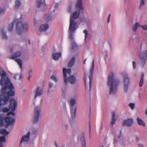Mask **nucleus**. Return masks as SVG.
<instances>
[{
    "label": "nucleus",
    "mask_w": 147,
    "mask_h": 147,
    "mask_svg": "<svg viewBox=\"0 0 147 147\" xmlns=\"http://www.w3.org/2000/svg\"><path fill=\"white\" fill-rule=\"evenodd\" d=\"M1 78L4 80L5 86H3L1 92V95H0V113L1 111V106L7 104L9 102L10 97L15 95L14 88L13 85L8 77L5 78L7 74L3 71L0 72Z\"/></svg>",
    "instance_id": "f257e3e1"
},
{
    "label": "nucleus",
    "mask_w": 147,
    "mask_h": 147,
    "mask_svg": "<svg viewBox=\"0 0 147 147\" xmlns=\"http://www.w3.org/2000/svg\"><path fill=\"white\" fill-rule=\"evenodd\" d=\"M17 106V103L16 100L13 98H11L10 100V105L9 108L7 107L3 109V113H7L10 110L12 111L9 112L7 114V117H6L4 120L7 125H12L15 122L14 116L15 114L14 113Z\"/></svg>",
    "instance_id": "f03ea898"
},
{
    "label": "nucleus",
    "mask_w": 147,
    "mask_h": 147,
    "mask_svg": "<svg viewBox=\"0 0 147 147\" xmlns=\"http://www.w3.org/2000/svg\"><path fill=\"white\" fill-rule=\"evenodd\" d=\"M80 13V10H77L73 13L72 16L71 15L70 17L69 31L70 34V38L71 40L73 39V33L78 28L77 23L75 21V19L78 17Z\"/></svg>",
    "instance_id": "7ed1b4c3"
},
{
    "label": "nucleus",
    "mask_w": 147,
    "mask_h": 147,
    "mask_svg": "<svg viewBox=\"0 0 147 147\" xmlns=\"http://www.w3.org/2000/svg\"><path fill=\"white\" fill-rule=\"evenodd\" d=\"M19 20L15 19L9 25L8 27V30L9 32L12 31L14 24L16 23V30L17 33L19 34H21L23 31H27L28 29L29 26L28 23L25 24L20 21Z\"/></svg>",
    "instance_id": "20e7f679"
},
{
    "label": "nucleus",
    "mask_w": 147,
    "mask_h": 147,
    "mask_svg": "<svg viewBox=\"0 0 147 147\" xmlns=\"http://www.w3.org/2000/svg\"><path fill=\"white\" fill-rule=\"evenodd\" d=\"M114 74L111 72L108 77V85L110 86L109 94L117 92L119 80L117 79H114Z\"/></svg>",
    "instance_id": "39448f33"
},
{
    "label": "nucleus",
    "mask_w": 147,
    "mask_h": 147,
    "mask_svg": "<svg viewBox=\"0 0 147 147\" xmlns=\"http://www.w3.org/2000/svg\"><path fill=\"white\" fill-rule=\"evenodd\" d=\"M121 75L123 82V91L124 93H127L129 88L130 78L128 74L126 72L122 73Z\"/></svg>",
    "instance_id": "423d86ee"
},
{
    "label": "nucleus",
    "mask_w": 147,
    "mask_h": 147,
    "mask_svg": "<svg viewBox=\"0 0 147 147\" xmlns=\"http://www.w3.org/2000/svg\"><path fill=\"white\" fill-rule=\"evenodd\" d=\"M70 102L71 106L70 108V113L72 119L70 120L69 122L71 125H72L74 120L76 118V107H74L76 103V100L74 99H72L70 100Z\"/></svg>",
    "instance_id": "0eeeda50"
},
{
    "label": "nucleus",
    "mask_w": 147,
    "mask_h": 147,
    "mask_svg": "<svg viewBox=\"0 0 147 147\" xmlns=\"http://www.w3.org/2000/svg\"><path fill=\"white\" fill-rule=\"evenodd\" d=\"M41 106L36 107L34 113L33 118V122L34 123H36L38 122L39 118L41 117Z\"/></svg>",
    "instance_id": "6e6552de"
},
{
    "label": "nucleus",
    "mask_w": 147,
    "mask_h": 147,
    "mask_svg": "<svg viewBox=\"0 0 147 147\" xmlns=\"http://www.w3.org/2000/svg\"><path fill=\"white\" fill-rule=\"evenodd\" d=\"M63 76L64 78V84L65 88H62V90L63 93H64V91H65L66 89L67 86L68 84L67 79V72L69 74H70L71 72V70L70 69H66L65 68H63Z\"/></svg>",
    "instance_id": "1a4fd4ad"
},
{
    "label": "nucleus",
    "mask_w": 147,
    "mask_h": 147,
    "mask_svg": "<svg viewBox=\"0 0 147 147\" xmlns=\"http://www.w3.org/2000/svg\"><path fill=\"white\" fill-rule=\"evenodd\" d=\"M94 65H92L90 70V75L89 76V91L91 90L92 84V81L93 78V76L94 69Z\"/></svg>",
    "instance_id": "9d476101"
},
{
    "label": "nucleus",
    "mask_w": 147,
    "mask_h": 147,
    "mask_svg": "<svg viewBox=\"0 0 147 147\" xmlns=\"http://www.w3.org/2000/svg\"><path fill=\"white\" fill-rule=\"evenodd\" d=\"M133 123L134 121L132 118L127 119L123 121L122 124V126L123 127L125 126L129 127L133 125Z\"/></svg>",
    "instance_id": "9b49d317"
},
{
    "label": "nucleus",
    "mask_w": 147,
    "mask_h": 147,
    "mask_svg": "<svg viewBox=\"0 0 147 147\" xmlns=\"http://www.w3.org/2000/svg\"><path fill=\"white\" fill-rule=\"evenodd\" d=\"M140 56L143 64H145V61L147 59V50H145L142 51L140 53Z\"/></svg>",
    "instance_id": "f8f14e48"
},
{
    "label": "nucleus",
    "mask_w": 147,
    "mask_h": 147,
    "mask_svg": "<svg viewBox=\"0 0 147 147\" xmlns=\"http://www.w3.org/2000/svg\"><path fill=\"white\" fill-rule=\"evenodd\" d=\"M34 92L35 94L34 99H35L37 97L41 96L43 93V90L38 87L34 91Z\"/></svg>",
    "instance_id": "ddd939ff"
},
{
    "label": "nucleus",
    "mask_w": 147,
    "mask_h": 147,
    "mask_svg": "<svg viewBox=\"0 0 147 147\" xmlns=\"http://www.w3.org/2000/svg\"><path fill=\"white\" fill-rule=\"evenodd\" d=\"M67 79L68 82L71 84H74L76 83V79L74 75H72L69 76Z\"/></svg>",
    "instance_id": "4468645a"
},
{
    "label": "nucleus",
    "mask_w": 147,
    "mask_h": 147,
    "mask_svg": "<svg viewBox=\"0 0 147 147\" xmlns=\"http://www.w3.org/2000/svg\"><path fill=\"white\" fill-rule=\"evenodd\" d=\"M30 134V132H28L27 134L23 136L22 139L20 144L22 142H26L28 141L29 140V136Z\"/></svg>",
    "instance_id": "2eb2a0df"
},
{
    "label": "nucleus",
    "mask_w": 147,
    "mask_h": 147,
    "mask_svg": "<svg viewBox=\"0 0 147 147\" xmlns=\"http://www.w3.org/2000/svg\"><path fill=\"white\" fill-rule=\"evenodd\" d=\"M76 7L79 10H83V8L82 6V0H78L77 1Z\"/></svg>",
    "instance_id": "dca6fc26"
},
{
    "label": "nucleus",
    "mask_w": 147,
    "mask_h": 147,
    "mask_svg": "<svg viewBox=\"0 0 147 147\" xmlns=\"http://www.w3.org/2000/svg\"><path fill=\"white\" fill-rule=\"evenodd\" d=\"M112 119L111 121V124L112 125H113L115 123L116 119L115 118L116 114L115 112L114 111H112Z\"/></svg>",
    "instance_id": "f3484780"
},
{
    "label": "nucleus",
    "mask_w": 147,
    "mask_h": 147,
    "mask_svg": "<svg viewBox=\"0 0 147 147\" xmlns=\"http://www.w3.org/2000/svg\"><path fill=\"white\" fill-rule=\"evenodd\" d=\"M74 33H73V34ZM73 37H74V35L73 36ZM73 37V40H71L70 38V34H69V38L71 42H72V43L71 44V49L72 50H74L75 49H77L78 48V46L76 44L74 41V37Z\"/></svg>",
    "instance_id": "a211bd4d"
},
{
    "label": "nucleus",
    "mask_w": 147,
    "mask_h": 147,
    "mask_svg": "<svg viewBox=\"0 0 147 147\" xmlns=\"http://www.w3.org/2000/svg\"><path fill=\"white\" fill-rule=\"evenodd\" d=\"M61 53H54L53 54V59L55 60H58L59 58L61 57Z\"/></svg>",
    "instance_id": "6ab92c4d"
},
{
    "label": "nucleus",
    "mask_w": 147,
    "mask_h": 147,
    "mask_svg": "<svg viewBox=\"0 0 147 147\" xmlns=\"http://www.w3.org/2000/svg\"><path fill=\"white\" fill-rule=\"evenodd\" d=\"M21 53L20 51H17L15 53L12 54L11 58L12 59H15L16 58L19 57L21 55Z\"/></svg>",
    "instance_id": "aec40b11"
},
{
    "label": "nucleus",
    "mask_w": 147,
    "mask_h": 147,
    "mask_svg": "<svg viewBox=\"0 0 147 147\" xmlns=\"http://www.w3.org/2000/svg\"><path fill=\"white\" fill-rule=\"evenodd\" d=\"M137 121L138 124L139 125L141 126H143L144 127H145V122L139 117H137Z\"/></svg>",
    "instance_id": "412c9836"
},
{
    "label": "nucleus",
    "mask_w": 147,
    "mask_h": 147,
    "mask_svg": "<svg viewBox=\"0 0 147 147\" xmlns=\"http://www.w3.org/2000/svg\"><path fill=\"white\" fill-rule=\"evenodd\" d=\"M144 76V73L142 72L141 73V78L139 83V86L140 87H142L143 84Z\"/></svg>",
    "instance_id": "4be33fe9"
},
{
    "label": "nucleus",
    "mask_w": 147,
    "mask_h": 147,
    "mask_svg": "<svg viewBox=\"0 0 147 147\" xmlns=\"http://www.w3.org/2000/svg\"><path fill=\"white\" fill-rule=\"evenodd\" d=\"M81 140L82 142V147H86L85 139L84 134L82 136Z\"/></svg>",
    "instance_id": "5701e85b"
},
{
    "label": "nucleus",
    "mask_w": 147,
    "mask_h": 147,
    "mask_svg": "<svg viewBox=\"0 0 147 147\" xmlns=\"http://www.w3.org/2000/svg\"><path fill=\"white\" fill-rule=\"evenodd\" d=\"M1 36L2 38L5 40L7 39L8 37L6 35V32L3 30H1Z\"/></svg>",
    "instance_id": "b1692460"
},
{
    "label": "nucleus",
    "mask_w": 147,
    "mask_h": 147,
    "mask_svg": "<svg viewBox=\"0 0 147 147\" xmlns=\"http://www.w3.org/2000/svg\"><path fill=\"white\" fill-rule=\"evenodd\" d=\"M141 25H140L138 23L136 22L133 25V30L135 32L137 29L138 27H140Z\"/></svg>",
    "instance_id": "393cba45"
},
{
    "label": "nucleus",
    "mask_w": 147,
    "mask_h": 147,
    "mask_svg": "<svg viewBox=\"0 0 147 147\" xmlns=\"http://www.w3.org/2000/svg\"><path fill=\"white\" fill-rule=\"evenodd\" d=\"M9 132L7 131L6 129H1L0 134L3 136H6L8 134Z\"/></svg>",
    "instance_id": "a878e982"
},
{
    "label": "nucleus",
    "mask_w": 147,
    "mask_h": 147,
    "mask_svg": "<svg viewBox=\"0 0 147 147\" xmlns=\"http://www.w3.org/2000/svg\"><path fill=\"white\" fill-rule=\"evenodd\" d=\"M20 3L18 0H17L15 2V9H18L20 5Z\"/></svg>",
    "instance_id": "bb28decb"
},
{
    "label": "nucleus",
    "mask_w": 147,
    "mask_h": 147,
    "mask_svg": "<svg viewBox=\"0 0 147 147\" xmlns=\"http://www.w3.org/2000/svg\"><path fill=\"white\" fill-rule=\"evenodd\" d=\"M46 29V24L41 25L39 28V31L40 32L43 31Z\"/></svg>",
    "instance_id": "cd10ccee"
},
{
    "label": "nucleus",
    "mask_w": 147,
    "mask_h": 147,
    "mask_svg": "<svg viewBox=\"0 0 147 147\" xmlns=\"http://www.w3.org/2000/svg\"><path fill=\"white\" fill-rule=\"evenodd\" d=\"M40 1H38L37 3V7L39 8L40 7L41 5L43 4V2L45 1V0H40Z\"/></svg>",
    "instance_id": "c85d7f7f"
},
{
    "label": "nucleus",
    "mask_w": 147,
    "mask_h": 147,
    "mask_svg": "<svg viewBox=\"0 0 147 147\" xmlns=\"http://www.w3.org/2000/svg\"><path fill=\"white\" fill-rule=\"evenodd\" d=\"M3 119V115H0V127H2L4 125Z\"/></svg>",
    "instance_id": "c756f323"
},
{
    "label": "nucleus",
    "mask_w": 147,
    "mask_h": 147,
    "mask_svg": "<svg viewBox=\"0 0 147 147\" xmlns=\"http://www.w3.org/2000/svg\"><path fill=\"white\" fill-rule=\"evenodd\" d=\"M50 79L53 81H55L56 83L57 82V79L56 76L54 75H52L50 77Z\"/></svg>",
    "instance_id": "7c9ffc66"
},
{
    "label": "nucleus",
    "mask_w": 147,
    "mask_h": 147,
    "mask_svg": "<svg viewBox=\"0 0 147 147\" xmlns=\"http://www.w3.org/2000/svg\"><path fill=\"white\" fill-rule=\"evenodd\" d=\"M84 84H85V87H86V74L85 71H84Z\"/></svg>",
    "instance_id": "2f4dec72"
},
{
    "label": "nucleus",
    "mask_w": 147,
    "mask_h": 147,
    "mask_svg": "<svg viewBox=\"0 0 147 147\" xmlns=\"http://www.w3.org/2000/svg\"><path fill=\"white\" fill-rule=\"evenodd\" d=\"M75 61V58L73 57L70 61L68 64H74Z\"/></svg>",
    "instance_id": "473e14b6"
},
{
    "label": "nucleus",
    "mask_w": 147,
    "mask_h": 147,
    "mask_svg": "<svg viewBox=\"0 0 147 147\" xmlns=\"http://www.w3.org/2000/svg\"><path fill=\"white\" fill-rule=\"evenodd\" d=\"M6 141L5 137L4 136H2L0 137V142H5Z\"/></svg>",
    "instance_id": "72a5a7b5"
},
{
    "label": "nucleus",
    "mask_w": 147,
    "mask_h": 147,
    "mask_svg": "<svg viewBox=\"0 0 147 147\" xmlns=\"http://www.w3.org/2000/svg\"><path fill=\"white\" fill-rule=\"evenodd\" d=\"M52 16L50 14H49L47 17V22H49L52 19Z\"/></svg>",
    "instance_id": "f704fd0d"
},
{
    "label": "nucleus",
    "mask_w": 147,
    "mask_h": 147,
    "mask_svg": "<svg viewBox=\"0 0 147 147\" xmlns=\"http://www.w3.org/2000/svg\"><path fill=\"white\" fill-rule=\"evenodd\" d=\"M49 88H48V92H49V89L51 88L53 86V83H52L51 82H49Z\"/></svg>",
    "instance_id": "c9c22d12"
},
{
    "label": "nucleus",
    "mask_w": 147,
    "mask_h": 147,
    "mask_svg": "<svg viewBox=\"0 0 147 147\" xmlns=\"http://www.w3.org/2000/svg\"><path fill=\"white\" fill-rule=\"evenodd\" d=\"M0 85H1L2 87L5 86V81L3 79L1 78L0 80Z\"/></svg>",
    "instance_id": "e433bc0d"
},
{
    "label": "nucleus",
    "mask_w": 147,
    "mask_h": 147,
    "mask_svg": "<svg viewBox=\"0 0 147 147\" xmlns=\"http://www.w3.org/2000/svg\"><path fill=\"white\" fill-rule=\"evenodd\" d=\"M129 106L131 109L133 110L134 109L135 105L134 103H131L129 104Z\"/></svg>",
    "instance_id": "4c0bfd02"
},
{
    "label": "nucleus",
    "mask_w": 147,
    "mask_h": 147,
    "mask_svg": "<svg viewBox=\"0 0 147 147\" xmlns=\"http://www.w3.org/2000/svg\"><path fill=\"white\" fill-rule=\"evenodd\" d=\"M145 4V1L144 0H141L139 5V8L140 9L142 6Z\"/></svg>",
    "instance_id": "58836bf2"
},
{
    "label": "nucleus",
    "mask_w": 147,
    "mask_h": 147,
    "mask_svg": "<svg viewBox=\"0 0 147 147\" xmlns=\"http://www.w3.org/2000/svg\"><path fill=\"white\" fill-rule=\"evenodd\" d=\"M5 13V10L3 8H0V17Z\"/></svg>",
    "instance_id": "ea45409f"
},
{
    "label": "nucleus",
    "mask_w": 147,
    "mask_h": 147,
    "mask_svg": "<svg viewBox=\"0 0 147 147\" xmlns=\"http://www.w3.org/2000/svg\"><path fill=\"white\" fill-rule=\"evenodd\" d=\"M16 61L18 64H22V61L20 59H16Z\"/></svg>",
    "instance_id": "a19ab883"
},
{
    "label": "nucleus",
    "mask_w": 147,
    "mask_h": 147,
    "mask_svg": "<svg viewBox=\"0 0 147 147\" xmlns=\"http://www.w3.org/2000/svg\"><path fill=\"white\" fill-rule=\"evenodd\" d=\"M83 32L85 34V39H86V38L88 35V32H87V30H85L83 31Z\"/></svg>",
    "instance_id": "79ce46f5"
},
{
    "label": "nucleus",
    "mask_w": 147,
    "mask_h": 147,
    "mask_svg": "<svg viewBox=\"0 0 147 147\" xmlns=\"http://www.w3.org/2000/svg\"><path fill=\"white\" fill-rule=\"evenodd\" d=\"M140 27H142L144 30H147V25L143 26L141 25L140 26Z\"/></svg>",
    "instance_id": "37998d69"
},
{
    "label": "nucleus",
    "mask_w": 147,
    "mask_h": 147,
    "mask_svg": "<svg viewBox=\"0 0 147 147\" xmlns=\"http://www.w3.org/2000/svg\"><path fill=\"white\" fill-rule=\"evenodd\" d=\"M38 131L34 129L32 130V134L33 135H36L38 133Z\"/></svg>",
    "instance_id": "c03bdc74"
},
{
    "label": "nucleus",
    "mask_w": 147,
    "mask_h": 147,
    "mask_svg": "<svg viewBox=\"0 0 147 147\" xmlns=\"http://www.w3.org/2000/svg\"><path fill=\"white\" fill-rule=\"evenodd\" d=\"M46 48V45H45L42 48L41 51L43 52L45 51V50Z\"/></svg>",
    "instance_id": "a18cd8bd"
},
{
    "label": "nucleus",
    "mask_w": 147,
    "mask_h": 147,
    "mask_svg": "<svg viewBox=\"0 0 147 147\" xmlns=\"http://www.w3.org/2000/svg\"><path fill=\"white\" fill-rule=\"evenodd\" d=\"M111 16V14H109L108 15V17L107 19V22L108 23H109L110 22V18Z\"/></svg>",
    "instance_id": "49530a36"
},
{
    "label": "nucleus",
    "mask_w": 147,
    "mask_h": 147,
    "mask_svg": "<svg viewBox=\"0 0 147 147\" xmlns=\"http://www.w3.org/2000/svg\"><path fill=\"white\" fill-rule=\"evenodd\" d=\"M18 76H19V75L18 74H15L14 75V78L15 80H16Z\"/></svg>",
    "instance_id": "de8ad7c7"
},
{
    "label": "nucleus",
    "mask_w": 147,
    "mask_h": 147,
    "mask_svg": "<svg viewBox=\"0 0 147 147\" xmlns=\"http://www.w3.org/2000/svg\"><path fill=\"white\" fill-rule=\"evenodd\" d=\"M121 135H122V131H121V130H120V131L119 134V135L118 136V138H121Z\"/></svg>",
    "instance_id": "09e8293b"
},
{
    "label": "nucleus",
    "mask_w": 147,
    "mask_h": 147,
    "mask_svg": "<svg viewBox=\"0 0 147 147\" xmlns=\"http://www.w3.org/2000/svg\"><path fill=\"white\" fill-rule=\"evenodd\" d=\"M137 146L138 147H143V145L142 144H140L138 143L137 144Z\"/></svg>",
    "instance_id": "8fccbe9b"
},
{
    "label": "nucleus",
    "mask_w": 147,
    "mask_h": 147,
    "mask_svg": "<svg viewBox=\"0 0 147 147\" xmlns=\"http://www.w3.org/2000/svg\"><path fill=\"white\" fill-rule=\"evenodd\" d=\"M90 120L89 121V133H90Z\"/></svg>",
    "instance_id": "3c124183"
},
{
    "label": "nucleus",
    "mask_w": 147,
    "mask_h": 147,
    "mask_svg": "<svg viewBox=\"0 0 147 147\" xmlns=\"http://www.w3.org/2000/svg\"><path fill=\"white\" fill-rule=\"evenodd\" d=\"M32 69H30L29 70V75H30V73L32 72Z\"/></svg>",
    "instance_id": "603ef678"
},
{
    "label": "nucleus",
    "mask_w": 147,
    "mask_h": 147,
    "mask_svg": "<svg viewBox=\"0 0 147 147\" xmlns=\"http://www.w3.org/2000/svg\"><path fill=\"white\" fill-rule=\"evenodd\" d=\"M136 140L137 142H138L140 140V138L138 137H137L136 138Z\"/></svg>",
    "instance_id": "864d4df0"
},
{
    "label": "nucleus",
    "mask_w": 147,
    "mask_h": 147,
    "mask_svg": "<svg viewBox=\"0 0 147 147\" xmlns=\"http://www.w3.org/2000/svg\"><path fill=\"white\" fill-rule=\"evenodd\" d=\"M19 76H20V79H22L23 78V76L22 74H20V76L19 75Z\"/></svg>",
    "instance_id": "5fc2aeb1"
},
{
    "label": "nucleus",
    "mask_w": 147,
    "mask_h": 147,
    "mask_svg": "<svg viewBox=\"0 0 147 147\" xmlns=\"http://www.w3.org/2000/svg\"><path fill=\"white\" fill-rule=\"evenodd\" d=\"M13 48H12L10 49V52H11V53H12L13 52Z\"/></svg>",
    "instance_id": "6e6d98bb"
},
{
    "label": "nucleus",
    "mask_w": 147,
    "mask_h": 147,
    "mask_svg": "<svg viewBox=\"0 0 147 147\" xmlns=\"http://www.w3.org/2000/svg\"><path fill=\"white\" fill-rule=\"evenodd\" d=\"M31 76V75H29V76L28 78V81H29L30 80V78Z\"/></svg>",
    "instance_id": "4d7b16f0"
},
{
    "label": "nucleus",
    "mask_w": 147,
    "mask_h": 147,
    "mask_svg": "<svg viewBox=\"0 0 147 147\" xmlns=\"http://www.w3.org/2000/svg\"><path fill=\"white\" fill-rule=\"evenodd\" d=\"M49 28V25L47 24V30Z\"/></svg>",
    "instance_id": "13d9d810"
},
{
    "label": "nucleus",
    "mask_w": 147,
    "mask_h": 147,
    "mask_svg": "<svg viewBox=\"0 0 147 147\" xmlns=\"http://www.w3.org/2000/svg\"><path fill=\"white\" fill-rule=\"evenodd\" d=\"M136 65H133V68L134 69H135V68H136Z\"/></svg>",
    "instance_id": "bf43d9fd"
},
{
    "label": "nucleus",
    "mask_w": 147,
    "mask_h": 147,
    "mask_svg": "<svg viewBox=\"0 0 147 147\" xmlns=\"http://www.w3.org/2000/svg\"><path fill=\"white\" fill-rule=\"evenodd\" d=\"M0 147H4L3 146V144L2 143H0Z\"/></svg>",
    "instance_id": "052dcab7"
},
{
    "label": "nucleus",
    "mask_w": 147,
    "mask_h": 147,
    "mask_svg": "<svg viewBox=\"0 0 147 147\" xmlns=\"http://www.w3.org/2000/svg\"><path fill=\"white\" fill-rule=\"evenodd\" d=\"M69 67H72L74 65H68Z\"/></svg>",
    "instance_id": "680f3d73"
},
{
    "label": "nucleus",
    "mask_w": 147,
    "mask_h": 147,
    "mask_svg": "<svg viewBox=\"0 0 147 147\" xmlns=\"http://www.w3.org/2000/svg\"><path fill=\"white\" fill-rule=\"evenodd\" d=\"M55 145L56 146V147H58V146L57 144V143L56 142H55Z\"/></svg>",
    "instance_id": "e2e57ef3"
},
{
    "label": "nucleus",
    "mask_w": 147,
    "mask_h": 147,
    "mask_svg": "<svg viewBox=\"0 0 147 147\" xmlns=\"http://www.w3.org/2000/svg\"><path fill=\"white\" fill-rule=\"evenodd\" d=\"M86 59H85L84 60L83 62V63L84 64L85 63V62H86Z\"/></svg>",
    "instance_id": "0e129e2a"
},
{
    "label": "nucleus",
    "mask_w": 147,
    "mask_h": 147,
    "mask_svg": "<svg viewBox=\"0 0 147 147\" xmlns=\"http://www.w3.org/2000/svg\"><path fill=\"white\" fill-rule=\"evenodd\" d=\"M22 65H20V68L21 69H22Z\"/></svg>",
    "instance_id": "69168bd1"
},
{
    "label": "nucleus",
    "mask_w": 147,
    "mask_h": 147,
    "mask_svg": "<svg viewBox=\"0 0 147 147\" xmlns=\"http://www.w3.org/2000/svg\"><path fill=\"white\" fill-rule=\"evenodd\" d=\"M132 64H136V63L135 61H133Z\"/></svg>",
    "instance_id": "338daca9"
},
{
    "label": "nucleus",
    "mask_w": 147,
    "mask_h": 147,
    "mask_svg": "<svg viewBox=\"0 0 147 147\" xmlns=\"http://www.w3.org/2000/svg\"><path fill=\"white\" fill-rule=\"evenodd\" d=\"M92 64H94V62L93 60L92 61Z\"/></svg>",
    "instance_id": "774afa93"
}]
</instances>
